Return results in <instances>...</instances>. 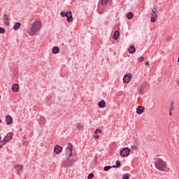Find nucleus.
Listing matches in <instances>:
<instances>
[{
	"label": "nucleus",
	"instance_id": "24",
	"mask_svg": "<svg viewBox=\"0 0 179 179\" xmlns=\"http://www.w3.org/2000/svg\"><path fill=\"white\" fill-rule=\"evenodd\" d=\"M68 148L70 152H72V150H73V145H72V143H69Z\"/></svg>",
	"mask_w": 179,
	"mask_h": 179
},
{
	"label": "nucleus",
	"instance_id": "32",
	"mask_svg": "<svg viewBox=\"0 0 179 179\" xmlns=\"http://www.w3.org/2000/svg\"><path fill=\"white\" fill-rule=\"evenodd\" d=\"M145 58L143 57H140L138 58V62H142V61H144Z\"/></svg>",
	"mask_w": 179,
	"mask_h": 179
},
{
	"label": "nucleus",
	"instance_id": "27",
	"mask_svg": "<svg viewBox=\"0 0 179 179\" xmlns=\"http://www.w3.org/2000/svg\"><path fill=\"white\" fill-rule=\"evenodd\" d=\"M45 119L44 117H41L39 120V124H45Z\"/></svg>",
	"mask_w": 179,
	"mask_h": 179
},
{
	"label": "nucleus",
	"instance_id": "40",
	"mask_svg": "<svg viewBox=\"0 0 179 179\" xmlns=\"http://www.w3.org/2000/svg\"><path fill=\"white\" fill-rule=\"evenodd\" d=\"M24 145H27V141H26L25 143H24Z\"/></svg>",
	"mask_w": 179,
	"mask_h": 179
},
{
	"label": "nucleus",
	"instance_id": "38",
	"mask_svg": "<svg viewBox=\"0 0 179 179\" xmlns=\"http://www.w3.org/2000/svg\"><path fill=\"white\" fill-rule=\"evenodd\" d=\"M72 152H70V154H69V156L71 157H72Z\"/></svg>",
	"mask_w": 179,
	"mask_h": 179
},
{
	"label": "nucleus",
	"instance_id": "35",
	"mask_svg": "<svg viewBox=\"0 0 179 179\" xmlns=\"http://www.w3.org/2000/svg\"><path fill=\"white\" fill-rule=\"evenodd\" d=\"M145 65L147 66H150V64H149V61H147V62H145Z\"/></svg>",
	"mask_w": 179,
	"mask_h": 179
},
{
	"label": "nucleus",
	"instance_id": "43",
	"mask_svg": "<svg viewBox=\"0 0 179 179\" xmlns=\"http://www.w3.org/2000/svg\"><path fill=\"white\" fill-rule=\"evenodd\" d=\"M0 99H1V96H0Z\"/></svg>",
	"mask_w": 179,
	"mask_h": 179
},
{
	"label": "nucleus",
	"instance_id": "11",
	"mask_svg": "<svg viewBox=\"0 0 179 179\" xmlns=\"http://www.w3.org/2000/svg\"><path fill=\"white\" fill-rule=\"evenodd\" d=\"M54 152H55V153H56V155H59V153H61V152H62V147H61L58 145H56L54 148Z\"/></svg>",
	"mask_w": 179,
	"mask_h": 179
},
{
	"label": "nucleus",
	"instance_id": "26",
	"mask_svg": "<svg viewBox=\"0 0 179 179\" xmlns=\"http://www.w3.org/2000/svg\"><path fill=\"white\" fill-rule=\"evenodd\" d=\"M67 14H68V11H66V13L64 11H62L60 15H61L62 17H66Z\"/></svg>",
	"mask_w": 179,
	"mask_h": 179
},
{
	"label": "nucleus",
	"instance_id": "20",
	"mask_svg": "<svg viewBox=\"0 0 179 179\" xmlns=\"http://www.w3.org/2000/svg\"><path fill=\"white\" fill-rule=\"evenodd\" d=\"M20 26H21L20 22H16V23L14 24V26H13L14 30H19Z\"/></svg>",
	"mask_w": 179,
	"mask_h": 179
},
{
	"label": "nucleus",
	"instance_id": "5",
	"mask_svg": "<svg viewBox=\"0 0 179 179\" xmlns=\"http://www.w3.org/2000/svg\"><path fill=\"white\" fill-rule=\"evenodd\" d=\"M130 152H131V149L128 148H124L122 150H120V156L122 157H127L129 156Z\"/></svg>",
	"mask_w": 179,
	"mask_h": 179
},
{
	"label": "nucleus",
	"instance_id": "18",
	"mask_svg": "<svg viewBox=\"0 0 179 179\" xmlns=\"http://www.w3.org/2000/svg\"><path fill=\"white\" fill-rule=\"evenodd\" d=\"M128 51H129V54H134V52H136V48H135V46L131 45L129 48Z\"/></svg>",
	"mask_w": 179,
	"mask_h": 179
},
{
	"label": "nucleus",
	"instance_id": "4",
	"mask_svg": "<svg viewBox=\"0 0 179 179\" xmlns=\"http://www.w3.org/2000/svg\"><path fill=\"white\" fill-rule=\"evenodd\" d=\"M157 8H156V6H154L153 9L152 10L151 12V19H150V22H152V23H155V22H156V19H157Z\"/></svg>",
	"mask_w": 179,
	"mask_h": 179
},
{
	"label": "nucleus",
	"instance_id": "19",
	"mask_svg": "<svg viewBox=\"0 0 179 179\" xmlns=\"http://www.w3.org/2000/svg\"><path fill=\"white\" fill-rule=\"evenodd\" d=\"M52 54H59V48H58L57 46L53 47L52 50Z\"/></svg>",
	"mask_w": 179,
	"mask_h": 179
},
{
	"label": "nucleus",
	"instance_id": "37",
	"mask_svg": "<svg viewBox=\"0 0 179 179\" xmlns=\"http://www.w3.org/2000/svg\"><path fill=\"white\" fill-rule=\"evenodd\" d=\"M1 139V136H0V145H2V141Z\"/></svg>",
	"mask_w": 179,
	"mask_h": 179
},
{
	"label": "nucleus",
	"instance_id": "6",
	"mask_svg": "<svg viewBox=\"0 0 179 179\" xmlns=\"http://www.w3.org/2000/svg\"><path fill=\"white\" fill-rule=\"evenodd\" d=\"M74 163H73V160L72 159H67L66 161H65L63 163V166L64 167H65L66 169H71V167H72V166H73Z\"/></svg>",
	"mask_w": 179,
	"mask_h": 179
},
{
	"label": "nucleus",
	"instance_id": "30",
	"mask_svg": "<svg viewBox=\"0 0 179 179\" xmlns=\"http://www.w3.org/2000/svg\"><path fill=\"white\" fill-rule=\"evenodd\" d=\"M174 110V102H171V108H170V111Z\"/></svg>",
	"mask_w": 179,
	"mask_h": 179
},
{
	"label": "nucleus",
	"instance_id": "2",
	"mask_svg": "<svg viewBox=\"0 0 179 179\" xmlns=\"http://www.w3.org/2000/svg\"><path fill=\"white\" fill-rule=\"evenodd\" d=\"M155 166L157 170H159V171H166L167 169V163L162 159H158L155 162Z\"/></svg>",
	"mask_w": 179,
	"mask_h": 179
},
{
	"label": "nucleus",
	"instance_id": "7",
	"mask_svg": "<svg viewBox=\"0 0 179 179\" xmlns=\"http://www.w3.org/2000/svg\"><path fill=\"white\" fill-rule=\"evenodd\" d=\"M131 78H132V76H131V74H126L123 77L124 83H129V82H131Z\"/></svg>",
	"mask_w": 179,
	"mask_h": 179
},
{
	"label": "nucleus",
	"instance_id": "41",
	"mask_svg": "<svg viewBox=\"0 0 179 179\" xmlns=\"http://www.w3.org/2000/svg\"><path fill=\"white\" fill-rule=\"evenodd\" d=\"M2 122V120L0 119V124Z\"/></svg>",
	"mask_w": 179,
	"mask_h": 179
},
{
	"label": "nucleus",
	"instance_id": "34",
	"mask_svg": "<svg viewBox=\"0 0 179 179\" xmlns=\"http://www.w3.org/2000/svg\"><path fill=\"white\" fill-rule=\"evenodd\" d=\"M131 150H136V149H138V147H136V146H135V145H132V146L131 147Z\"/></svg>",
	"mask_w": 179,
	"mask_h": 179
},
{
	"label": "nucleus",
	"instance_id": "33",
	"mask_svg": "<svg viewBox=\"0 0 179 179\" xmlns=\"http://www.w3.org/2000/svg\"><path fill=\"white\" fill-rule=\"evenodd\" d=\"M5 33V29L0 27V34H3Z\"/></svg>",
	"mask_w": 179,
	"mask_h": 179
},
{
	"label": "nucleus",
	"instance_id": "12",
	"mask_svg": "<svg viewBox=\"0 0 179 179\" xmlns=\"http://www.w3.org/2000/svg\"><path fill=\"white\" fill-rule=\"evenodd\" d=\"M17 174H20V171H23V165L17 164L15 166Z\"/></svg>",
	"mask_w": 179,
	"mask_h": 179
},
{
	"label": "nucleus",
	"instance_id": "13",
	"mask_svg": "<svg viewBox=\"0 0 179 179\" xmlns=\"http://www.w3.org/2000/svg\"><path fill=\"white\" fill-rule=\"evenodd\" d=\"M3 22L6 26H9V17H8V15L6 14H4L3 15Z\"/></svg>",
	"mask_w": 179,
	"mask_h": 179
},
{
	"label": "nucleus",
	"instance_id": "8",
	"mask_svg": "<svg viewBox=\"0 0 179 179\" xmlns=\"http://www.w3.org/2000/svg\"><path fill=\"white\" fill-rule=\"evenodd\" d=\"M145 89H146V83H143L140 85L138 89L139 94H143V92H145Z\"/></svg>",
	"mask_w": 179,
	"mask_h": 179
},
{
	"label": "nucleus",
	"instance_id": "23",
	"mask_svg": "<svg viewBox=\"0 0 179 179\" xmlns=\"http://www.w3.org/2000/svg\"><path fill=\"white\" fill-rule=\"evenodd\" d=\"M121 166V162L120 161H119V160H117V162H116V165H113V167L114 168V169H118V167H120Z\"/></svg>",
	"mask_w": 179,
	"mask_h": 179
},
{
	"label": "nucleus",
	"instance_id": "16",
	"mask_svg": "<svg viewBox=\"0 0 179 179\" xmlns=\"http://www.w3.org/2000/svg\"><path fill=\"white\" fill-rule=\"evenodd\" d=\"M113 38L114 40H118V38H120V31H118V30L114 32Z\"/></svg>",
	"mask_w": 179,
	"mask_h": 179
},
{
	"label": "nucleus",
	"instance_id": "9",
	"mask_svg": "<svg viewBox=\"0 0 179 179\" xmlns=\"http://www.w3.org/2000/svg\"><path fill=\"white\" fill-rule=\"evenodd\" d=\"M6 122L7 125H10V124L13 123V118L10 115H7L6 116Z\"/></svg>",
	"mask_w": 179,
	"mask_h": 179
},
{
	"label": "nucleus",
	"instance_id": "1",
	"mask_svg": "<svg viewBox=\"0 0 179 179\" xmlns=\"http://www.w3.org/2000/svg\"><path fill=\"white\" fill-rule=\"evenodd\" d=\"M41 30V22L39 20L34 22L31 25L28 34L29 36H34L37 31H40Z\"/></svg>",
	"mask_w": 179,
	"mask_h": 179
},
{
	"label": "nucleus",
	"instance_id": "25",
	"mask_svg": "<svg viewBox=\"0 0 179 179\" xmlns=\"http://www.w3.org/2000/svg\"><path fill=\"white\" fill-rule=\"evenodd\" d=\"M110 169H113V166H106L103 168L104 171H108V170H110Z\"/></svg>",
	"mask_w": 179,
	"mask_h": 179
},
{
	"label": "nucleus",
	"instance_id": "39",
	"mask_svg": "<svg viewBox=\"0 0 179 179\" xmlns=\"http://www.w3.org/2000/svg\"><path fill=\"white\" fill-rule=\"evenodd\" d=\"M169 115H173V113H171V110L169 112Z\"/></svg>",
	"mask_w": 179,
	"mask_h": 179
},
{
	"label": "nucleus",
	"instance_id": "3",
	"mask_svg": "<svg viewBox=\"0 0 179 179\" xmlns=\"http://www.w3.org/2000/svg\"><path fill=\"white\" fill-rule=\"evenodd\" d=\"M13 138V133H8L5 138L1 141V145H0V148L3 146V145H6L7 142H9V141H12V138Z\"/></svg>",
	"mask_w": 179,
	"mask_h": 179
},
{
	"label": "nucleus",
	"instance_id": "17",
	"mask_svg": "<svg viewBox=\"0 0 179 179\" xmlns=\"http://www.w3.org/2000/svg\"><path fill=\"white\" fill-rule=\"evenodd\" d=\"M12 90L13 92H14L15 93H17V92H19V85L17 84H14L12 86Z\"/></svg>",
	"mask_w": 179,
	"mask_h": 179
},
{
	"label": "nucleus",
	"instance_id": "15",
	"mask_svg": "<svg viewBox=\"0 0 179 179\" xmlns=\"http://www.w3.org/2000/svg\"><path fill=\"white\" fill-rule=\"evenodd\" d=\"M98 106L99 107V108H104V107H106V101L104 100H101L99 103H98Z\"/></svg>",
	"mask_w": 179,
	"mask_h": 179
},
{
	"label": "nucleus",
	"instance_id": "22",
	"mask_svg": "<svg viewBox=\"0 0 179 179\" xmlns=\"http://www.w3.org/2000/svg\"><path fill=\"white\" fill-rule=\"evenodd\" d=\"M132 17H134V13L129 12L127 13V18L129 20L132 19Z\"/></svg>",
	"mask_w": 179,
	"mask_h": 179
},
{
	"label": "nucleus",
	"instance_id": "31",
	"mask_svg": "<svg viewBox=\"0 0 179 179\" xmlns=\"http://www.w3.org/2000/svg\"><path fill=\"white\" fill-rule=\"evenodd\" d=\"M110 0H101V5H106Z\"/></svg>",
	"mask_w": 179,
	"mask_h": 179
},
{
	"label": "nucleus",
	"instance_id": "42",
	"mask_svg": "<svg viewBox=\"0 0 179 179\" xmlns=\"http://www.w3.org/2000/svg\"><path fill=\"white\" fill-rule=\"evenodd\" d=\"M178 62H179V57L178 58Z\"/></svg>",
	"mask_w": 179,
	"mask_h": 179
},
{
	"label": "nucleus",
	"instance_id": "14",
	"mask_svg": "<svg viewBox=\"0 0 179 179\" xmlns=\"http://www.w3.org/2000/svg\"><path fill=\"white\" fill-rule=\"evenodd\" d=\"M143 111H145V107H143L142 106H139L136 109L137 114H142V113H143Z\"/></svg>",
	"mask_w": 179,
	"mask_h": 179
},
{
	"label": "nucleus",
	"instance_id": "28",
	"mask_svg": "<svg viewBox=\"0 0 179 179\" xmlns=\"http://www.w3.org/2000/svg\"><path fill=\"white\" fill-rule=\"evenodd\" d=\"M101 132H103V131H101V129H96L94 131V135H97V134H101Z\"/></svg>",
	"mask_w": 179,
	"mask_h": 179
},
{
	"label": "nucleus",
	"instance_id": "10",
	"mask_svg": "<svg viewBox=\"0 0 179 179\" xmlns=\"http://www.w3.org/2000/svg\"><path fill=\"white\" fill-rule=\"evenodd\" d=\"M66 17L67 18V22L69 23H71V22L73 20V17H72V12L67 11V15H66Z\"/></svg>",
	"mask_w": 179,
	"mask_h": 179
},
{
	"label": "nucleus",
	"instance_id": "29",
	"mask_svg": "<svg viewBox=\"0 0 179 179\" xmlns=\"http://www.w3.org/2000/svg\"><path fill=\"white\" fill-rule=\"evenodd\" d=\"M122 179H129V174L128 173H125L123 176Z\"/></svg>",
	"mask_w": 179,
	"mask_h": 179
},
{
	"label": "nucleus",
	"instance_id": "21",
	"mask_svg": "<svg viewBox=\"0 0 179 179\" xmlns=\"http://www.w3.org/2000/svg\"><path fill=\"white\" fill-rule=\"evenodd\" d=\"M76 127L78 131H83V125H82L80 123L76 124Z\"/></svg>",
	"mask_w": 179,
	"mask_h": 179
},
{
	"label": "nucleus",
	"instance_id": "36",
	"mask_svg": "<svg viewBox=\"0 0 179 179\" xmlns=\"http://www.w3.org/2000/svg\"><path fill=\"white\" fill-rule=\"evenodd\" d=\"M94 138L95 139H99V136H97V134H96L95 136H94Z\"/></svg>",
	"mask_w": 179,
	"mask_h": 179
}]
</instances>
